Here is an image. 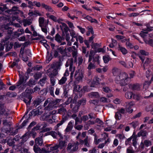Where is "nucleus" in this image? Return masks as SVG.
<instances>
[{"label": "nucleus", "mask_w": 153, "mask_h": 153, "mask_svg": "<svg viewBox=\"0 0 153 153\" xmlns=\"http://www.w3.org/2000/svg\"><path fill=\"white\" fill-rule=\"evenodd\" d=\"M73 59L72 58L68 59L66 62L65 65L66 67H68L69 66V70L71 72L70 74L71 79H72L74 72L75 71V67L73 66Z\"/></svg>", "instance_id": "20e7f679"}, {"label": "nucleus", "mask_w": 153, "mask_h": 153, "mask_svg": "<svg viewBox=\"0 0 153 153\" xmlns=\"http://www.w3.org/2000/svg\"><path fill=\"white\" fill-rule=\"evenodd\" d=\"M25 93L27 94V96L28 95H30V94H32L34 92V91L32 89L29 88H27L25 90Z\"/></svg>", "instance_id": "e2e57ef3"}, {"label": "nucleus", "mask_w": 153, "mask_h": 153, "mask_svg": "<svg viewBox=\"0 0 153 153\" xmlns=\"http://www.w3.org/2000/svg\"><path fill=\"white\" fill-rule=\"evenodd\" d=\"M55 40L58 43H60L61 42L64 40V38L62 36H61L58 33L56 34L55 37Z\"/></svg>", "instance_id": "a211bd4d"}, {"label": "nucleus", "mask_w": 153, "mask_h": 153, "mask_svg": "<svg viewBox=\"0 0 153 153\" xmlns=\"http://www.w3.org/2000/svg\"><path fill=\"white\" fill-rule=\"evenodd\" d=\"M58 146L60 149H62L66 146V142L65 141L62 140L60 139H59V143Z\"/></svg>", "instance_id": "6ab92c4d"}, {"label": "nucleus", "mask_w": 153, "mask_h": 153, "mask_svg": "<svg viewBox=\"0 0 153 153\" xmlns=\"http://www.w3.org/2000/svg\"><path fill=\"white\" fill-rule=\"evenodd\" d=\"M122 115L118 111L115 113V117L116 120H120L121 118Z\"/></svg>", "instance_id": "864d4df0"}, {"label": "nucleus", "mask_w": 153, "mask_h": 153, "mask_svg": "<svg viewBox=\"0 0 153 153\" xmlns=\"http://www.w3.org/2000/svg\"><path fill=\"white\" fill-rule=\"evenodd\" d=\"M104 141V139L102 138H100L98 139H97V138L96 137L94 138V143L96 145L98 144L100 142H102Z\"/></svg>", "instance_id": "8fccbe9b"}, {"label": "nucleus", "mask_w": 153, "mask_h": 153, "mask_svg": "<svg viewBox=\"0 0 153 153\" xmlns=\"http://www.w3.org/2000/svg\"><path fill=\"white\" fill-rule=\"evenodd\" d=\"M36 145L34 146L33 150L34 151L38 153V146L37 144H38V139L37 138L35 139Z\"/></svg>", "instance_id": "c9c22d12"}, {"label": "nucleus", "mask_w": 153, "mask_h": 153, "mask_svg": "<svg viewBox=\"0 0 153 153\" xmlns=\"http://www.w3.org/2000/svg\"><path fill=\"white\" fill-rule=\"evenodd\" d=\"M48 103H49L48 105L45 108V110L50 111L53 109L55 107V105L56 102L53 99L48 98L45 102L44 105V106H46Z\"/></svg>", "instance_id": "39448f33"}, {"label": "nucleus", "mask_w": 153, "mask_h": 153, "mask_svg": "<svg viewBox=\"0 0 153 153\" xmlns=\"http://www.w3.org/2000/svg\"><path fill=\"white\" fill-rule=\"evenodd\" d=\"M91 83L94 86L96 85H98L99 83V79L97 77L95 76Z\"/></svg>", "instance_id": "f704fd0d"}, {"label": "nucleus", "mask_w": 153, "mask_h": 153, "mask_svg": "<svg viewBox=\"0 0 153 153\" xmlns=\"http://www.w3.org/2000/svg\"><path fill=\"white\" fill-rule=\"evenodd\" d=\"M153 30V27L149 26V25L146 26V27L144 28L141 31L140 35L144 39V41L147 40V38L149 37L151 38H153V35L152 34H148L147 32Z\"/></svg>", "instance_id": "f03ea898"}, {"label": "nucleus", "mask_w": 153, "mask_h": 153, "mask_svg": "<svg viewBox=\"0 0 153 153\" xmlns=\"http://www.w3.org/2000/svg\"><path fill=\"white\" fill-rule=\"evenodd\" d=\"M112 73L113 75L116 77L120 74V70L116 68H114L113 69Z\"/></svg>", "instance_id": "2f4dec72"}, {"label": "nucleus", "mask_w": 153, "mask_h": 153, "mask_svg": "<svg viewBox=\"0 0 153 153\" xmlns=\"http://www.w3.org/2000/svg\"><path fill=\"white\" fill-rule=\"evenodd\" d=\"M95 123V121L89 120L87 122V124L84 126L85 128L87 130L88 128V126L91 125H94Z\"/></svg>", "instance_id": "e433bc0d"}, {"label": "nucleus", "mask_w": 153, "mask_h": 153, "mask_svg": "<svg viewBox=\"0 0 153 153\" xmlns=\"http://www.w3.org/2000/svg\"><path fill=\"white\" fill-rule=\"evenodd\" d=\"M6 9L7 7L6 5H1V6H0V14H1Z\"/></svg>", "instance_id": "6e6d98bb"}, {"label": "nucleus", "mask_w": 153, "mask_h": 153, "mask_svg": "<svg viewBox=\"0 0 153 153\" xmlns=\"http://www.w3.org/2000/svg\"><path fill=\"white\" fill-rule=\"evenodd\" d=\"M115 81L117 84H119L121 86L127 85L130 81V78L129 77L126 73H120L115 78Z\"/></svg>", "instance_id": "f257e3e1"}, {"label": "nucleus", "mask_w": 153, "mask_h": 153, "mask_svg": "<svg viewBox=\"0 0 153 153\" xmlns=\"http://www.w3.org/2000/svg\"><path fill=\"white\" fill-rule=\"evenodd\" d=\"M88 96L90 98H98L100 97L98 93L96 92H92L89 93Z\"/></svg>", "instance_id": "4468645a"}, {"label": "nucleus", "mask_w": 153, "mask_h": 153, "mask_svg": "<svg viewBox=\"0 0 153 153\" xmlns=\"http://www.w3.org/2000/svg\"><path fill=\"white\" fill-rule=\"evenodd\" d=\"M67 80V78L65 76H63L61 79L59 80L58 84L60 85L65 84Z\"/></svg>", "instance_id": "473e14b6"}, {"label": "nucleus", "mask_w": 153, "mask_h": 153, "mask_svg": "<svg viewBox=\"0 0 153 153\" xmlns=\"http://www.w3.org/2000/svg\"><path fill=\"white\" fill-rule=\"evenodd\" d=\"M84 146L87 147H89L91 146V140L90 138H89L88 136H87L84 139Z\"/></svg>", "instance_id": "f3484780"}, {"label": "nucleus", "mask_w": 153, "mask_h": 153, "mask_svg": "<svg viewBox=\"0 0 153 153\" xmlns=\"http://www.w3.org/2000/svg\"><path fill=\"white\" fill-rule=\"evenodd\" d=\"M137 56L140 58V59L141 60L142 62L143 63V66H147L149 64H150L152 62V60L151 58H147L145 60H145V57L144 56H142L140 54V53H138L137 54Z\"/></svg>", "instance_id": "9d476101"}, {"label": "nucleus", "mask_w": 153, "mask_h": 153, "mask_svg": "<svg viewBox=\"0 0 153 153\" xmlns=\"http://www.w3.org/2000/svg\"><path fill=\"white\" fill-rule=\"evenodd\" d=\"M1 114H3L4 116H6V117L9 114L8 110L6 109H2L1 112Z\"/></svg>", "instance_id": "a18cd8bd"}, {"label": "nucleus", "mask_w": 153, "mask_h": 153, "mask_svg": "<svg viewBox=\"0 0 153 153\" xmlns=\"http://www.w3.org/2000/svg\"><path fill=\"white\" fill-rule=\"evenodd\" d=\"M51 115V113H49L48 114H47L46 113H45L40 117V119L42 120H47L50 117Z\"/></svg>", "instance_id": "412c9836"}, {"label": "nucleus", "mask_w": 153, "mask_h": 153, "mask_svg": "<svg viewBox=\"0 0 153 153\" xmlns=\"http://www.w3.org/2000/svg\"><path fill=\"white\" fill-rule=\"evenodd\" d=\"M30 116H35L38 115V111L37 109H33L32 111H31L29 114Z\"/></svg>", "instance_id": "a19ab883"}, {"label": "nucleus", "mask_w": 153, "mask_h": 153, "mask_svg": "<svg viewBox=\"0 0 153 153\" xmlns=\"http://www.w3.org/2000/svg\"><path fill=\"white\" fill-rule=\"evenodd\" d=\"M133 95V94L132 92L128 91L125 94V97L127 99H130Z\"/></svg>", "instance_id": "ea45409f"}, {"label": "nucleus", "mask_w": 153, "mask_h": 153, "mask_svg": "<svg viewBox=\"0 0 153 153\" xmlns=\"http://www.w3.org/2000/svg\"><path fill=\"white\" fill-rule=\"evenodd\" d=\"M48 25H45L42 26H40L41 29L42 31L46 35L47 33V27Z\"/></svg>", "instance_id": "49530a36"}, {"label": "nucleus", "mask_w": 153, "mask_h": 153, "mask_svg": "<svg viewBox=\"0 0 153 153\" xmlns=\"http://www.w3.org/2000/svg\"><path fill=\"white\" fill-rule=\"evenodd\" d=\"M32 97L30 95H28L23 100L24 101L27 105H29L32 99Z\"/></svg>", "instance_id": "393cba45"}, {"label": "nucleus", "mask_w": 153, "mask_h": 153, "mask_svg": "<svg viewBox=\"0 0 153 153\" xmlns=\"http://www.w3.org/2000/svg\"><path fill=\"white\" fill-rule=\"evenodd\" d=\"M100 101L103 102H110L109 99L105 97H102L100 98Z\"/></svg>", "instance_id": "bf43d9fd"}, {"label": "nucleus", "mask_w": 153, "mask_h": 153, "mask_svg": "<svg viewBox=\"0 0 153 153\" xmlns=\"http://www.w3.org/2000/svg\"><path fill=\"white\" fill-rule=\"evenodd\" d=\"M79 143L76 141L72 143H69L67 148V151L69 152L73 153L76 151L78 149Z\"/></svg>", "instance_id": "423d86ee"}, {"label": "nucleus", "mask_w": 153, "mask_h": 153, "mask_svg": "<svg viewBox=\"0 0 153 153\" xmlns=\"http://www.w3.org/2000/svg\"><path fill=\"white\" fill-rule=\"evenodd\" d=\"M128 86L129 88L134 90H138L140 88V85L138 84H128Z\"/></svg>", "instance_id": "2eb2a0df"}, {"label": "nucleus", "mask_w": 153, "mask_h": 153, "mask_svg": "<svg viewBox=\"0 0 153 153\" xmlns=\"http://www.w3.org/2000/svg\"><path fill=\"white\" fill-rule=\"evenodd\" d=\"M78 53L76 50H74L72 52V56L74 58V61L76 62L77 61V57Z\"/></svg>", "instance_id": "09e8293b"}, {"label": "nucleus", "mask_w": 153, "mask_h": 153, "mask_svg": "<svg viewBox=\"0 0 153 153\" xmlns=\"http://www.w3.org/2000/svg\"><path fill=\"white\" fill-rule=\"evenodd\" d=\"M65 121L64 120H62L59 123H58L57 125L55 126V130H57L58 128L60 126L62 125L64 122Z\"/></svg>", "instance_id": "680f3d73"}, {"label": "nucleus", "mask_w": 153, "mask_h": 153, "mask_svg": "<svg viewBox=\"0 0 153 153\" xmlns=\"http://www.w3.org/2000/svg\"><path fill=\"white\" fill-rule=\"evenodd\" d=\"M40 6H42L43 8H45L46 10L50 12H53V11L52 9L50 6L45 4L44 3H42L41 4L39 3V7Z\"/></svg>", "instance_id": "dca6fc26"}, {"label": "nucleus", "mask_w": 153, "mask_h": 153, "mask_svg": "<svg viewBox=\"0 0 153 153\" xmlns=\"http://www.w3.org/2000/svg\"><path fill=\"white\" fill-rule=\"evenodd\" d=\"M48 73L49 76L51 78L50 79L51 83L52 86H54L55 84V80L53 77L56 75H54V73L50 72H49Z\"/></svg>", "instance_id": "ddd939ff"}, {"label": "nucleus", "mask_w": 153, "mask_h": 153, "mask_svg": "<svg viewBox=\"0 0 153 153\" xmlns=\"http://www.w3.org/2000/svg\"><path fill=\"white\" fill-rule=\"evenodd\" d=\"M60 29L62 32V36L64 35V33H66L68 31L69 28L67 25L65 23H61L59 26Z\"/></svg>", "instance_id": "f8f14e48"}, {"label": "nucleus", "mask_w": 153, "mask_h": 153, "mask_svg": "<svg viewBox=\"0 0 153 153\" xmlns=\"http://www.w3.org/2000/svg\"><path fill=\"white\" fill-rule=\"evenodd\" d=\"M118 50L120 51L124 55H126L128 53L127 50L125 48L119 44L118 45Z\"/></svg>", "instance_id": "aec40b11"}, {"label": "nucleus", "mask_w": 153, "mask_h": 153, "mask_svg": "<svg viewBox=\"0 0 153 153\" xmlns=\"http://www.w3.org/2000/svg\"><path fill=\"white\" fill-rule=\"evenodd\" d=\"M94 87V85L91 83L90 86H85L83 87L82 90L85 91H88L92 90L91 87Z\"/></svg>", "instance_id": "c756f323"}, {"label": "nucleus", "mask_w": 153, "mask_h": 153, "mask_svg": "<svg viewBox=\"0 0 153 153\" xmlns=\"http://www.w3.org/2000/svg\"><path fill=\"white\" fill-rule=\"evenodd\" d=\"M150 82L147 81H146L144 83L143 90V91H145L149 87V85L150 84Z\"/></svg>", "instance_id": "4c0bfd02"}, {"label": "nucleus", "mask_w": 153, "mask_h": 153, "mask_svg": "<svg viewBox=\"0 0 153 153\" xmlns=\"http://www.w3.org/2000/svg\"><path fill=\"white\" fill-rule=\"evenodd\" d=\"M147 134V132L146 130H141L137 134L138 137H146Z\"/></svg>", "instance_id": "c85d7f7f"}, {"label": "nucleus", "mask_w": 153, "mask_h": 153, "mask_svg": "<svg viewBox=\"0 0 153 153\" xmlns=\"http://www.w3.org/2000/svg\"><path fill=\"white\" fill-rule=\"evenodd\" d=\"M73 126L72 123L71 122H70L66 129H65V131L66 132H68L72 129Z\"/></svg>", "instance_id": "7c9ffc66"}, {"label": "nucleus", "mask_w": 153, "mask_h": 153, "mask_svg": "<svg viewBox=\"0 0 153 153\" xmlns=\"http://www.w3.org/2000/svg\"><path fill=\"white\" fill-rule=\"evenodd\" d=\"M38 130V127L37 126H36V127L34 128L32 130L30 133V135H31L33 138H34L36 135V132L35 131H37V132H38L37 131Z\"/></svg>", "instance_id": "a878e982"}, {"label": "nucleus", "mask_w": 153, "mask_h": 153, "mask_svg": "<svg viewBox=\"0 0 153 153\" xmlns=\"http://www.w3.org/2000/svg\"><path fill=\"white\" fill-rule=\"evenodd\" d=\"M67 112V110L63 107H61L58 109L57 113L64 115Z\"/></svg>", "instance_id": "bb28decb"}, {"label": "nucleus", "mask_w": 153, "mask_h": 153, "mask_svg": "<svg viewBox=\"0 0 153 153\" xmlns=\"http://www.w3.org/2000/svg\"><path fill=\"white\" fill-rule=\"evenodd\" d=\"M6 85L1 80H0V91L5 88Z\"/></svg>", "instance_id": "13d9d810"}, {"label": "nucleus", "mask_w": 153, "mask_h": 153, "mask_svg": "<svg viewBox=\"0 0 153 153\" xmlns=\"http://www.w3.org/2000/svg\"><path fill=\"white\" fill-rule=\"evenodd\" d=\"M126 153H134V151L131 146H129L126 149Z\"/></svg>", "instance_id": "603ef678"}, {"label": "nucleus", "mask_w": 153, "mask_h": 153, "mask_svg": "<svg viewBox=\"0 0 153 153\" xmlns=\"http://www.w3.org/2000/svg\"><path fill=\"white\" fill-rule=\"evenodd\" d=\"M62 65V62L61 60L53 62L51 65V68L48 70V73H49V72H50L53 69L51 72L54 73V75H56L58 74V71L60 69Z\"/></svg>", "instance_id": "7ed1b4c3"}, {"label": "nucleus", "mask_w": 153, "mask_h": 153, "mask_svg": "<svg viewBox=\"0 0 153 153\" xmlns=\"http://www.w3.org/2000/svg\"><path fill=\"white\" fill-rule=\"evenodd\" d=\"M89 63L88 64V70H91V69H94L95 68V65L94 63H92V62H89Z\"/></svg>", "instance_id": "de8ad7c7"}, {"label": "nucleus", "mask_w": 153, "mask_h": 153, "mask_svg": "<svg viewBox=\"0 0 153 153\" xmlns=\"http://www.w3.org/2000/svg\"><path fill=\"white\" fill-rule=\"evenodd\" d=\"M46 79L45 77H44L42 79H40L39 81V83L41 86H43L45 83Z\"/></svg>", "instance_id": "338daca9"}, {"label": "nucleus", "mask_w": 153, "mask_h": 153, "mask_svg": "<svg viewBox=\"0 0 153 153\" xmlns=\"http://www.w3.org/2000/svg\"><path fill=\"white\" fill-rule=\"evenodd\" d=\"M95 123H97L99 124V125L98 126H99L100 127L101 126L104 124V123L103 121L100 120L99 118H97L95 120Z\"/></svg>", "instance_id": "5fc2aeb1"}, {"label": "nucleus", "mask_w": 153, "mask_h": 153, "mask_svg": "<svg viewBox=\"0 0 153 153\" xmlns=\"http://www.w3.org/2000/svg\"><path fill=\"white\" fill-rule=\"evenodd\" d=\"M65 49L66 48H65V49H64V47H58V48L57 49V50L61 54H63L65 52Z\"/></svg>", "instance_id": "79ce46f5"}, {"label": "nucleus", "mask_w": 153, "mask_h": 153, "mask_svg": "<svg viewBox=\"0 0 153 153\" xmlns=\"http://www.w3.org/2000/svg\"><path fill=\"white\" fill-rule=\"evenodd\" d=\"M3 125L4 126V128L5 129V128L6 129L5 130V132L6 133H8L11 130V123L7 119L3 120L2 121Z\"/></svg>", "instance_id": "1a4fd4ad"}, {"label": "nucleus", "mask_w": 153, "mask_h": 153, "mask_svg": "<svg viewBox=\"0 0 153 153\" xmlns=\"http://www.w3.org/2000/svg\"><path fill=\"white\" fill-rule=\"evenodd\" d=\"M70 35L72 38H76L77 36V35L76 34L75 32L73 30H71L70 32Z\"/></svg>", "instance_id": "774afa93"}, {"label": "nucleus", "mask_w": 153, "mask_h": 153, "mask_svg": "<svg viewBox=\"0 0 153 153\" xmlns=\"http://www.w3.org/2000/svg\"><path fill=\"white\" fill-rule=\"evenodd\" d=\"M129 125L134 129H135L137 126L139 125V123L138 121H134L129 123Z\"/></svg>", "instance_id": "58836bf2"}, {"label": "nucleus", "mask_w": 153, "mask_h": 153, "mask_svg": "<svg viewBox=\"0 0 153 153\" xmlns=\"http://www.w3.org/2000/svg\"><path fill=\"white\" fill-rule=\"evenodd\" d=\"M126 45L127 48H132L134 47V45L130 42L129 41L126 42Z\"/></svg>", "instance_id": "4d7b16f0"}, {"label": "nucleus", "mask_w": 153, "mask_h": 153, "mask_svg": "<svg viewBox=\"0 0 153 153\" xmlns=\"http://www.w3.org/2000/svg\"><path fill=\"white\" fill-rule=\"evenodd\" d=\"M116 137H118L120 140H123L126 138L124 134H117L116 135Z\"/></svg>", "instance_id": "69168bd1"}, {"label": "nucleus", "mask_w": 153, "mask_h": 153, "mask_svg": "<svg viewBox=\"0 0 153 153\" xmlns=\"http://www.w3.org/2000/svg\"><path fill=\"white\" fill-rule=\"evenodd\" d=\"M103 59L105 63H107L109 61L110 58L108 56H105L103 57Z\"/></svg>", "instance_id": "0e129e2a"}, {"label": "nucleus", "mask_w": 153, "mask_h": 153, "mask_svg": "<svg viewBox=\"0 0 153 153\" xmlns=\"http://www.w3.org/2000/svg\"><path fill=\"white\" fill-rule=\"evenodd\" d=\"M133 99L138 101L142 98V97L139 94H133Z\"/></svg>", "instance_id": "37998d69"}, {"label": "nucleus", "mask_w": 153, "mask_h": 153, "mask_svg": "<svg viewBox=\"0 0 153 153\" xmlns=\"http://www.w3.org/2000/svg\"><path fill=\"white\" fill-rule=\"evenodd\" d=\"M144 145L146 147H148L152 145V142L149 140H146L144 141Z\"/></svg>", "instance_id": "3c124183"}, {"label": "nucleus", "mask_w": 153, "mask_h": 153, "mask_svg": "<svg viewBox=\"0 0 153 153\" xmlns=\"http://www.w3.org/2000/svg\"><path fill=\"white\" fill-rule=\"evenodd\" d=\"M140 53L141 55L144 56H148L149 55V52L146 51L144 50H140Z\"/></svg>", "instance_id": "052dcab7"}, {"label": "nucleus", "mask_w": 153, "mask_h": 153, "mask_svg": "<svg viewBox=\"0 0 153 153\" xmlns=\"http://www.w3.org/2000/svg\"><path fill=\"white\" fill-rule=\"evenodd\" d=\"M59 147L57 145H56L54 146L53 147H50V150H48L49 148H48V150H45L44 148H42V149L39 148V152L40 153H45L46 152H50L51 151H53L57 150Z\"/></svg>", "instance_id": "9b49d317"}, {"label": "nucleus", "mask_w": 153, "mask_h": 153, "mask_svg": "<svg viewBox=\"0 0 153 153\" xmlns=\"http://www.w3.org/2000/svg\"><path fill=\"white\" fill-rule=\"evenodd\" d=\"M31 20L29 19H24L22 21L23 25L24 27L30 25L32 23Z\"/></svg>", "instance_id": "4be33fe9"}, {"label": "nucleus", "mask_w": 153, "mask_h": 153, "mask_svg": "<svg viewBox=\"0 0 153 153\" xmlns=\"http://www.w3.org/2000/svg\"><path fill=\"white\" fill-rule=\"evenodd\" d=\"M85 18L90 21L91 23H94L97 24L98 23V22L97 20L94 19H92V17L89 16H86Z\"/></svg>", "instance_id": "72a5a7b5"}, {"label": "nucleus", "mask_w": 153, "mask_h": 153, "mask_svg": "<svg viewBox=\"0 0 153 153\" xmlns=\"http://www.w3.org/2000/svg\"><path fill=\"white\" fill-rule=\"evenodd\" d=\"M84 77V73L81 71L76 70L74 74L75 80L78 82H82Z\"/></svg>", "instance_id": "6e6552de"}, {"label": "nucleus", "mask_w": 153, "mask_h": 153, "mask_svg": "<svg viewBox=\"0 0 153 153\" xmlns=\"http://www.w3.org/2000/svg\"><path fill=\"white\" fill-rule=\"evenodd\" d=\"M86 100L85 98H83L78 102V103L79 105H84L85 104Z\"/></svg>", "instance_id": "c03bdc74"}, {"label": "nucleus", "mask_w": 153, "mask_h": 153, "mask_svg": "<svg viewBox=\"0 0 153 153\" xmlns=\"http://www.w3.org/2000/svg\"><path fill=\"white\" fill-rule=\"evenodd\" d=\"M11 11H15V13H20L22 15L23 14V12L19 10L18 9V7L16 6H14L11 9L8 10V13H10Z\"/></svg>", "instance_id": "b1692460"}, {"label": "nucleus", "mask_w": 153, "mask_h": 153, "mask_svg": "<svg viewBox=\"0 0 153 153\" xmlns=\"http://www.w3.org/2000/svg\"><path fill=\"white\" fill-rule=\"evenodd\" d=\"M39 25L40 27L45 25H48V23L45 21L43 17H41L39 18Z\"/></svg>", "instance_id": "5701e85b"}, {"label": "nucleus", "mask_w": 153, "mask_h": 153, "mask_svg": "<svg viewBox=\"0 0 153 153\" xmlns=\"http://www.w3.org/2000/svg\"><path fill=\"white\" fill-rule=\"evenodd\" d=\"M47 91L49 92L51 95L53 97H54V94L53 90L54 87L50 85L48 87Z\"/></svg>", "instance_id": "cd10ccee"}, {"label": "nucleus", "mask_w": 153, "mask_h": 153, "mask_svg": "<svg viewBox=\"0 0 153 153\" xmlns=\"http://www.w3.org/2000/svg\"><path fill=\"white\" fill-rule=\"evenodd\" d=\"M95 53L93 51H91L90 52L89 54V59L88 60V62H91L92 60L93 63L96 62L97 64L100 63L99 58V56H95Z\"/></svg>", "instance_id": "0eeeda50"}]
</instances>
